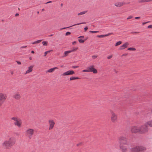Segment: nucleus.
<instances>
[{
    "label": "nucleus",
    "instance_id": "f257e3e1",
    "mask_svg": "<svg viewBox=\"0 0 152 152\" xmlns=\"http://www.w3.org/2000/svg\"><path fill=\"white\" fill-rule=\"evenodd\" d=\"M119 147L122 152H127V148L124 146L127 145V139L125 136H121L118 138Z\"/></svg>",
    "mask_w": 152,
    "mask_h": 152
},
{
    "label": "nucleus",
    "instance_id": "f03ea898",
    "mask_svg": "<svg viewBox=\"0 0 152 152\" xmlns=\"http://www.w3.org/2000/svg\"><path fill=\"white\" fill-rule=\"evenodd\" d=\"M142 125L140 127L137 126H132L131 128V131L133 133L139 132L140 133H144L148 132V129L147 127Z\"/></svg>",
    "mask_w": 152,
    "mask_h": 152
},
{
    "label": "nucleus",
    "instance_id": "7ed1b4c3",
    "mask_svg": "<svg viewBox=\"0 0 152 152\" xmlns=\"http://www.w3.org/2000/svg\"><path fill=\"white\" fill-rule=\"evenodd\" d=\"M34 132V129L28 128L25 131V134L29 139H30L32 138Z\"/></svg>",
    "mask_w": 152,
    "mask_h": 152
},
{
    "label": "nucleus",
    "instance_id": "20e7f679",
    "mask_svg": "<svg viewBox=\"0 0 152 152\" xmlns=\"http://www.w3.org/2000/svg\"><path fill=\"white\" fill-rule=\"evenodd\" d=\"M145 148L141 146H137L132 148L131 151L132 152H142L145 151Z\"/></svg>",
    "mask_w": 152,
    "mask_h": 152
},
{
    "label": "nucleus",
    "instance_id": "39448f33",
    "mask_svg": "<svg viewBox=\"0 0 152 152\" xmlns=\"http://www.w3.org/2000/svg\"><path fill=\"white\" fill-rule=\"evenodd\" d=\"M110 113L111 114V121L113 123L116 122L118 121L117 115L112 111H110Z\"/></svg>",
    "mask_w": 152,
    "mask_h": 152
},
{
    "label": "nucleus",
    "instance_id": "423d86ee",
    "mask_svg": "<svg viewBox=\"0 0 152 152\" xmlns=\"http://www.w3.org/2000/svg\"><path fill=\"white\" fill-rule=\"evenodd\" d=\"M48 123L49 124V129L50 130L53 128L55 124V122L54 120L50 119L49 120Z\"/></svg>",
    "mask_w": 152,
    "mask_h": 152
},
{
    "label": "nucleus",
    "instance_id": "0eeeda50",
    "mask_svg": "<svg viewBox=\"0 0 152 152\" xmlns=\"http://www.w3.org/2000/svg\"><path fill=\"white\" fill-rule=\"evenodd\" d=\"M2 146L5 148H11L12 146L10 144L8 140H5L4 141L2 144Z\"/></svg>",
    "mask_w": 152,
    "mask_h": 152
},
{
    "label": "nucleus",
    "instance_id": "6e6552de",
    "mask_svg": "<svg viewBox=\"0 0 152 152\" xmlns=\"http://www.w3.org/2000/svg\"><path fill=\"white\" fill-rule=\"evenodd\" d=\"M89 72H93L94 73H96L97 71L96 69L94 68V65H91L88 67Z\"/></svg>",
    "mask_w": 152,
    "mask_h": 152
},
{
    "label": "nucleus",
    "instance_id": "1a4fd4ad",
    "mask_svg": "<svg viewBox=\"0 0 152 152\" xmlns=\"http://www.w3.org/2000/svg\"><path fill=\"white\" fill-rule=\"evenodd\" d=\"M8 141L9 142L10 144L12 146L15 143V138L13 137H11L8 140Z\"/></svg>",
    "mask_w": 152,
    "mask_h": 152
},
{
    "label": "nucleus",
    "instance_id": "9d476101",
    "mask_svg": "<svg viewBox=\"0 0 152 152\" xmlns=\"http://www.w3.org/2000/svg\"><path fill=\"white\" fill-rule=\"evenodd\" d=\"M75 74V72L73 70H68L63 73L62 75L65 76L66 75H71Z\"/></svg>",
    "mask_w": 152,
    "mask_h": 152
},
{
    "label": "nucleus",
    "instance_id": "9b49d317",
    "mask_svg": "<svg viewBox=\"0 0 152 152\" xmlns=\"http://www.w3.org/2000/svg\"><path fill=\"white\" fill-rule=\"evenodd\" d=\"M22 122L21 120L18 119L16 121L14 122V124L15 126H17L19 128H20L21 126Z\"/></svg>",
    "mask_w": 152,
    "mask_h": 152
},
{
    "label": "nucleus",
    "instance_id": "f8f14e48",
    "mask_svg": "<svg viewBox=\"0 0 152 152\" xmlns=\"http://www.w3.org/2000/svg\"><path fill=\"white\" fill-rule=\"evenodd\" d=\"M126 4V3H125L124 2H118L115 3L114 5L115 6L117 7H120L123 6L125 4Z\"/></svg>",
    "mask_w": 152,
    "mask_h": 152
},
{
    "label": "nucleus",
    "instance_id": "ddd939ff",
    "mask_svg": "<svg viewBox=\"0 0 152 152\" xmlns=\"http://www.w3.org/2000/svg\"><path fill=\"white\" fill-rule=\"evenodd\" d=\"M129 45V43L126 42L124 43L123 45L122 46H121L120 48H119V50H123L126 48Z\"/></svg>",
    "mask_w": 152,
    "mask_h": 152
},
{
    "label": "nucleus",
    "instance_id": "4468645a",
    "mask_svg": "<svg viewBox=\"0 0 152 152\" xmlns=\"http://www.w3.org/2000/svg\"><path fill=\"white\" fill-rule=\"evenodd\" d=\"M143 126H145L144 127H146L147 128V126H149L150 127H152V120L147 122L144 125H143Z\"/></svg>",
    "mask_w": 152,
    "mask_h": 152
},
{
    "label": "nucleus",
    "instance_id": "2eb2a0df",
    "mask_svg": "<svg viewBox=\"0 0 152 152\" xmlns=\"http://www.w3.org/2000/svg\"><path fill=\"white\" fill-rule=\"evenodd\" d=\"M33 66H30L28 67V69L26 71L25 74L29 73L31 72L33 70Z\"/></svg>",
    "mask_w": 152,
    "mask_h": 152
},
{
    "label": "nucleus",
    "instance_id": "dca6fc26",
    "mask_svg": "<svg viewBox=\"0 0 152 152\" xmlns=\"http://www.w3.org/2000/svg\"><path fill=\"white\" fill-rule=\"evenodd\" d=\"M111 34H112L111 33H109L108 34H105V35H98L97 36V37H99L100 38H101L104 37H106L107 36H108Z\"/></svg>",
    "mask_w": 152,
    "mask_h": 152
},
{
    "label": "nucleus",
    "instance_id": "f3484780",
    "mask_svg": "<svg viewBox=\"0 0 152 152\" xmlns=\"http://www.w3.org/2000/svg\"><path fill=\"white\" fill-rule=\"evenodd\" d=\"M77 23L75 24L74 25H73L72 26H69V27H71L74 26H76V25H80V24H83V23ZM67 28H68V27H64V28H61L60 29L61 30H63V29H65Z\"/></svg>",
    "mask_w": 152,
    "mask_h": 152
},
{
    "label": "nucleus",
    "instance_id": "a211bd4d",
    "mask_svg": "<svg viewBox=\"0 0 152 152\" xmlns=\"http://www.w3.org/2000/svg\"><path fill=\"white\" fill-rule=\"evenodd\" d=\"M58 69L57 67H55L49 69L47 72H53L55 69Z\"/></svg>",
    "mask_w": 152,
    "mask_h": 152
},
{
    "label": "nucleus",
    "instance_id": "6ab92c4d",
    "mask_svg": "<svg viewBox=\"0 0 152 152\" xmlns=\"http://www.w3.org/2000/svg\"><path fill=\"white\" fill-rule=\"evenodd\" d=\"M78 49V48L77 47H72L70 50L71 53L72 52L74 51L77 50Z\"/></svg>",
    "mask_w": 152,
    "mask_h": 152
},
{
    "label": "nucleus",
    "instance_id": "aec40b11",
    "mask_svg": "<svg viewBox=\"0 0 152 152\" xmlns=\"http://www.w3.org/2000/svg\"><path fill=\"white\" fill-rule=\"evenodd\" d=\"M20 94H15L14 96V97L16 99H19L20 98Z\"/></svg>",
    "mask_w": 152,
    "mask_h": 152
},
{
    "label": "nucleus",
    "instance_id": "412c9836",
    "mask_svg": "<svg viewBox=\"0 0 152 152\" xmlns=\"http://www.w3.org/2000/svg\"><path fill=\"white\" fill-rule=\"evenodd\" d=\"M79 78L78 77H71L70 78V80H75L79 79Z\"/></svg>",
    "mask_w": 152,
    "mask_h": 152
},
{
    "label": "nucleus",
    "instance_id": "4be33fe9",
    "mask_svg": "<svg viewBox=\"0 0 152 152\" xmlns=\"http://www.w3.org/2000/svg\"><path fill=\"white\" fill-rule=\"evenodd\" d=\"M71 53V52L70 50L65 51L64 52V57H66L68 55V54Z\"/></svg>",
    "mask_w": 152,
    "mask_h": 152
},
{
    "label": "nucleus",
    "instance_id": "5701e85b",
    "mask_svg": "<svg viewBox=\"0 0 152 152\" xmlns=\"http://www.w3.org/2000/svg\"><path fill=\"white\" fill-rule=\"evenodd\" d=\"M87 12V11H83L81 12H80L78 13L77 14L78 15H83L85 14Z\"/></svg>",
    "mask_w": 152,
    "mask_h": 152
},
{
    "label": "nucleus",
    "instance_id": "b1692460",
    "mask_svg": "<svg viewBox=\"0 0 152 152\" xmlns=\"http://www.w3.org/2000/svg\"><path fill=\"white\" fill-rule=\"evenodd\" d=\"M86 39H87L84 40L79 39H78V41L80 43H83L85 41H86Z\"/></svg>",
    "mask_w": 152,
    "mask_h": 152
},
{
    "label": "nucleus",
    "instance_id": "393cba45",
    "mask_svg": "<svg viewBox=\"0 0 152 152\" xmlns=\"http://www.w3.org/2000/svg\"><path fill=\"white\" fill-rule=\"evenodd\" d=\"M41 41H42V40H38L35 41L34 42H32V43L33 44H37V43H39L40 42H41Z\"/></svg>",
    "mask_w": 152,
    "mask_h": 152
},
{
    "label": "nucleus",
    "instance_id": "a878e982",
    "mask_svg": "<svg viewBox=\"0 0 152 152\" xmlns=\"http://www.w3.org/2000/svg\"><path fill=\"white\" fill-rule=\"evenodd\" d=\"M11 119L12 120H13L15 121H16L17 120H18L17 118L15 117H14L11 118Z\"/></svg>",
    "mask_w": 152,
    "mask_h": 152
},
{
    "label": "nucleus",
    "instance_id": "bb28decb",
    "mask_svg": "<svg viewBox=\"0 0 152 152\" xmlns=\"http://www.w3.org/2000/svg\"><path fill=\"white\" fill-rule=\"evenodd\" d=\"M42 43L44 46H47L48 45L47 42L46 41H43Z\"/></svg>",
    "mask_w": 152,
    "mask_h": 152
},
{
    "label": "nucleus",
    "instance_id": "cd10ccee",
    "mask_svg": "<svg viewBox=\"0 0 152 152\" xmlns=\"http://www.w3.org/2000/svg\"><path fill=\"white\" fill-rule=\"evenodd\" d=\"M128 50H136L135 48H130L128 49Z\"/></svg>",
    "mask_w": 152,
    "mask_h": 152
},
{
    "label": "nucleus",
    "instance_id": "c85d7f7f",
    "mask_svg": "<svg viewBox=\"0 0 152 152\" xmlns=\"http://www.w3.org/2000/svg\"><path fill=\"white\" fill-rule=\"evenodd\" d=\"M121 43V42L118 41L116 43L115 46H118V45H120Z\"/></svg>",
    "mask_w": 152,
    "mask_h": 152
},
{
    "label": "nucleus",
    "instance_id": "c756f323",
    "mask_svg": "<svg viewBox=\"0 0 152 152\" xmlns=\"http://www.w3.org/2000/svg\"><path fill=\"white\" fill-rule=\"evenodd\" d=\"M138 2L140 3H142L145 2V0H139Z\"/></svg>",
    "mask_w": 152,
    "mask_h": 152
},
{
    "label": "nucleus",
    "instance_id": "7c9ffc66",
    "mask_svg": "<svg viewBox=\"0 0 152 152\" xmlns=\"http://www.w3.org/2000/svg\"><path fill=\"white\" fill-rule=\"evenodd\" d=\"M50 51H46L45 52V53H44V56H46L47 54L48 53H49L50 52Z\"/></svg>",
    "mask_w": 152,
    "mask_h": 152
},
{
    "label": "nucleus",
    "instance_id": "2f4dec72",
    "mask_svg": "<svg viewBox=\"0 0 152 152\" xmlns=\"http://www.w3.org/2000/svg\"><path fill=\"white\" fill-rule=\"evenodd\" d=\"M83 72H89L88 69H84L82 71Z\"/></svg>",
    "mask_w": 152,
    "mask_h": 152
},
{
    "label": "nucleus",
    "instance_id": "473e14b6",
    "mask_svg": "<svg viewBox=\"0 0 152 152\" xmlns=\"http://www.w3.org/2000/svg\"><path fill=\"white\" fill-rule=\"evenodd\" d=\"M113 57V55H110L108 56L107 57V58L108 59H110Z\"/></svg>",
    "mask_w": 152,
    "mask_h": 152
},
{
    "label": "nucleus",
    "instance_id": "72a5a7b5",
    "mask_svg": "<svg viewBox=\"0 0 152 152\" xmlns=\"http://www.w3.org/2000/svg\"><path fill=\"white\" fill-rule=\"evenodd\" d=\"M90 32L91 33H96L98 32V31H90Z\"/></svg>",
    "mask_w": 152,
    "mask_h": 152
},
{
    "label": "nucleus",
    "instance_id": "f704fd0d",
    "mask_svg": "<svg viewBox=\"0 0 152 152\" xmlns=\"http://www.w3.org/2000/svg\"><path fill=\"white\" fill-rule=\"evenodd\" d=\"M71 34V33L69 32H67L66 33V36H68L70 34Z\"/></svg>",
    "mask_w": 152,
    "mask_h": 152
},
{
    "label": "nucleus",
    "instance_id": "c9c22d12",
    "mask_svg": "<svg viewBox=\"0 0 152 152\" xmlns=\"http://www.w3.org/2000/svg\"><path fill=\"white\" fill-rule=\"evenodd\" d=\"M133 18V16H130L129 17L127 18V19H132Z\"/></svg>",
    "mask_w": 152,
    "mask_h": 152
},
{
    "label": "nucleus",
    "instance_id": "e433bc0d",
    "mask_svg": "<svg viewBox=\"0 0 152 152\" xmlns=\"http://www.w3.org/2000/svg\"><path fill=\"white\" fill-rule=\"evenodd\" d=\"M97 56L95 55H93L92 56V58L93 59L96 58H97Z\"/></svg>",
    "mask_w": 152,
    "mask_h": 152
},
{
    "label": "nucleus",
    "instance_id": "4c0bfd02",
    "mask_svg": "<svg viewBox=\"0 0 152 152\" xmlns=\"http://www.w3.org/2000/svg\"><path fill=\"white\" fill-rule=\"evenodd\" d=\"M84 38V36H79L78 37V38Z\"/></svg>",
    "mask_w": 152,
    "mask_h": 152
},
{
    "label": "nucleus",
    "instance_id": "58836bf2",
    "mask_svg": "<svg viewBox=\"0 0 152 152\" xmlns=\"http://www.w3.org/2000/svg\"><path fill=\"white\" fill-rule=\"evenodd\" d=\"M152 1V0H145V2Z\"/></svg>",
    "mask_w": 152,
    "mask_h": 152
},
{
    "label": "nucleus",
    "instance_id": "ea45409f",
    "mask_svg": "<svg viewBox=\"0 0 152 152\" xmlns=\"http://www.w3.org/2000/svg\"><path fill=\"white\" fill-rule=\"evenodd\" d=\"M148 28H152V25L148 26L147 27Z\"/></svg>",
    "mask_w": 152,
    "mask_h": 152
},
{
    "label": "nucleus",
    "instance_id": "a19ab883",
    "mask_svg": "<svg viewBox=\"0 0 152 152\" xmlns=\"http://www.w3.org/2000/svg\"><path fill=\"white\" fill-rule=\"evenodd\" d=\"M76 43V41H74L72 42V44L73 45H74Z\"/></svg>",
    "mask_w": 152,
    "mask_h": 152
},
{
    "label": "nucleus",
    "instance_id": "79ce46f5",
    "mask_svg": "<svg viewBox=\"0 0 152 152\" xmlns=\"http://www.w3.org/2000/svg\"><path fill=\"white\" fill-rule=\"evenodd\" d=\"M78 67V66H73L72 68H75Z\"/></svg>",
    "mask_w": 152,
    "mask_h": 152
},
{
    "label": "nucleus",
    "instance_id": "37998d69",
    "mask_svg": "<svg viewBox=\"0 0 152 152\" xmlns=\"http://www.w3.org/2000/svg\"><path fill=\"white\" fill-rule=\"evenodd\" d=\"M17 64H21V62L20 61H17Z\"/></svg>",
    "mask_w": 152,
    "mask_h": 152
},
{
    "label": "nucleus",
    "instance_id": "c03bdc74",
    "mask_svg": "<svg viewBox=\"0 0 152 152\" xmlns=\"http://www.w3.org/2000/svg\"><path fill=\"white\" fill-rule=\"evenodd\" d=\"M84 30L85 31H87L88 29V27H85L84 28Z\"/></svg>",
    "mask_w": 152,
    "mask_h": 152
},
{
    "label": "nucleus",
    "instance_id": "a18cd8bd",
    "mask_svg": "<svg viewBox=\"0 0 152 152\" xmlns=\"http://www.w3.org/2000/svg\"><path fill=\"white\" fill-rule=\"evenodd\" d=\"M140 18V17H137L135 18V19H138Z\"/></svg>",
    "mask_w": 152,
    "mask_h": 152
},
{
    "label": "nucleus",
    "instance_id": "49530a36",
    "mask_svg": "<svg viewBox=\"0 0 152 152\" xmlns=\"http://www.w3.org/2000/svg\"><path fill=\"white\" fill-rule=\"evenodd\" d=\"M82 144V143H79V144H77V146H79V145H81Z\"/></svg>",
    "mask_w": 152,
    "mask_h": 152
},
{
    "label": "nucleus",
    "instance_id": "de8ad7c7",
    "mask_svg": "<svg viewBox=\"0 0 152 152\" xmlns=\"http://www.w3.org/2000/svg\"><path fill=\"white\" fill-rule=\"evenodd\" d=\"M51 2H52L51 1H49L47 2V3H46V4H48V3H51Z\"/></svg>",
    "mask_w": 152,
    "mask_h": 152
},
{
    "label": "nucleus",
    "instance_id": "09e8293b",
    "mask_svg": "<svg viewBox=\"0 0 152 152\" xmlns=\"http://www.w3.org/2000/svg\"><path fill=\"white\" fill-rule=\"evenodd\" d=\"M149 22H146L143 23H142V24L143 25H144V24H146V23H148Z\"/></svg>",
    "mask_w": 152,
    "mask_h": 152
},
{
    "label": "nucleus",
    "instance_id": "8fccbe9b",
    "mask_svg": "<svg viewBox=\"0 0 152 152\" xmlns=\"http://www.w3.org/2000/svg\"><path fill=\"white\" fill-rule=\"evenodd\" d=\"M26 47H27V46H23L21 47V48H26Z\"/></svg>",
    "mask_w": 152,
    "mask_h": 152
},
{
    "label": "nucleus",
    "instance_id": "3c124183",
    "mask_svg": "<svg viewBox=\"0 0 152 152\" xmlns=\"http://www.w3.org/2000/svg\"><path fill=\"white\" fill-rule=\"evenodd\" d=\"M31 53H34V51L33 50H32L31 51Z\"/></svg>",
    "mask_w": 152,
    "mask_h": 152
},
{
    "label": "nucleus",
    "instance_id": "603ef678",
    "mask_svg": "<svg viewBox=\"0 0 152 152\" xmlns=\"http://www.w3.org/2000/svg\"><path fill=\"white\" fill-rule=\"evenodd\" d=\"M19 15V14H18V13H16V14H15V16H18Z\"/></svg>",
    "mask_w": 152,
    "mask_h": 152
},
{
    "label": "nucleus",
    "instance_id": "864d4df0",
    "mask_svg": "<svg viewBox=\"0 0 152 152\" xmlns=\"http://www.w3.org/2000/svg\"><path fill=\"white\" fill-rule=\"evenodd\" d=\"M11 74H12V75L13 74V71L11 72Z\"/></svg>",
    "mask_w": 152,
    "mask_h": 152
},
{
    "label": "nucleus",
    "instance_id": "5fc2aeb1",
    "mask_svg": "<svg viewBox=\"0 0 152 152\" xmlns=\"http://www.w3.org/2000/svg\"><path fill=\"white\" fill-rule=\"evenodd\" d=\"M53 36V34H52L50 35L49 36V37H51V36Z\"/></svg>",
    "mask_w": 152,
    "mask_h": 152
},
{
    "label": "nucleus",
    "instance_id": "6e6d98bb",
    "mask_svg": "<svg viewBox=\"0 0 152 152\" xmlns=\"http://www.w3.org/2000/svg\"><path fill=\"white\" fill-rule=\"evenodd\" d=\"M29 58L30 60H31L32 59V58L31 57H30Z\"/></svg>",
    "mask_w": 152,
    "mask_h": 152
},
{
    "label": "nucleus",
    "instance_id": "4d7b16f0",
    "mask_svg": "<svg viewBox=\"0 0 152 152\" xmlns=\"http://www.w3.org/2000/svg\"><path fill=\"white\" fill-rule=\"evenodd\" d=\"M44 10V9H42V11H43Z\"/></svg>",
    "mask_w": 152,
    "mask_h": 152
},
{
    "label": "nucleus",
    "instance_id": "13d9d810",
    "mask_svg": "<svg viewBox=\"0 0 152 152\" xmlns=\"http://www.w3.org/2000/svg\"><path fill=\"white\" fill-rule=\"evenodd\" d=\"M62 5H63V4H61V6H62Z\"/></svg>",
    "mask_w": 152,
    "mask_h": 152
},
{
    "label": "nucleus",
    "instance_id": "bf43d9fd",
    "mask_svg": "<svg viewBox=\"0 0 152 152\" xmlns=\"http://www.w3.org/2000/svg\"><path fill=\"white\" fill-rule=\"evenodd\" d=\"M134 33H137V32H134Z\"/></svg>",
    "mask_w": 152,
    "mask_h": 152
}]
</instances>
